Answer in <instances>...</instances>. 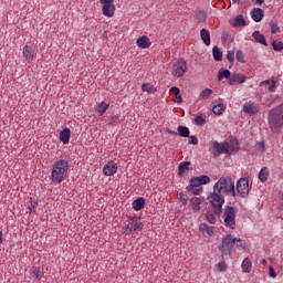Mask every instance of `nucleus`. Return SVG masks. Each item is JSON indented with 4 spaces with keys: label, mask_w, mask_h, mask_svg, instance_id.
I'll return each mask as SVG.
<instances>
[{
    "label": "nucleus",
    "mask_w": 283,
    "mask_h": 283,
    "mask_svg": "<svg viewBox=\"0 0 283 283\" xmlns=\"http://www.w3.org/2000/svg\"><path fill=\"white\" fill-rule=\"evenodd\" d=\"M232 196L235 198L238 193L235 192V184L231 177H221L218 182L213 186V192L208 196V200H210L211 207L217 214V218L222 216V205H224V196Z\"/></svg>",
    "instance_id": "nucleus-1"
},
{
    "label": "nucleus",
    "mask_w": 283,
    "mask_h": 283,
    "mask_svg": "<svg viewBox=\"0 0 283 283\" xmlns=\"http://www.w3.org/2000/svg\"><path fill=\"white\" fill-rule=\"evenodd\" d=\"M70 169V164L65 159L57 160L52 168L51 181L53 185H61L65 178H67V170Z\"/></svg>",
    "instance_id": "nucleus-2"
},
{
    "label": "nucleus",
    "mask_w": 283,
    "mask_h": 283,
    "mask_svg": "<svg viewBox=\"0 0 283 283\" xmlns=\"http://www.w3.org/2000/svg\"><path fill=\"white\" fill-rule=\"evenodd\" d=\"M268 120L272 132L280 129L283 125V108L280 107L270 111Z\"/></svg>",
    "instance_id": "nucleus-3"
},
{
    "label": "nucleus",
    "mask_w": 283,
    "mask_h": 283,
    "mask_svg": "<svg viewBox=\"0 0 283 283\" xmlns=\"http://www.w3.org/2000/svg\"><path fill=\"white\" fill-rule=\"evenodd\" d=\"M233 247H235L233 237L231 234H227L226 237H223L221 243L219 244L221 258H227V255H231V253H233Z\"/></svg>",
    "instance_id": "nucleus-4"
},
{
    "label": "nucleus",
    "mask_w": 283,
    "mask_h": 283,
    "mask_svg": "<svg viewBox=\"0 0 283 283\" xmlns=\"http://www.w3.org/2000/svg\"><path fill=\"white\" fill-rule=\"evenodd\" d=\"M223 222L228 229H235V208L227 206L223 212Z\"/></svg>",
    "instance_id": "nucleus-5"
},
{
    "label": "nucleus",
    "mask_w": 283,
    "mask_h": 283,
    "mask_svg": "<svg viewBox=\"0 0 283 283\" xmlns=\"http://www.w3.org/2000/svg\"><path fill=\"white\" fill-rule=\"evenodd\" d=\"M209 151L214 156V158H218L221 154H229V143L211 142Z\"/></svg>",
    "instance_id": "nucleus-6"
},
{
    "label": "nucleus",
    "mask_w": 283,
    "mask_h": 283,
    "mask_svg": "<svg viewBox=\"0 0 283 283\" xmlns=\"http://www.w3.org/2000/svg\"><path fill=\"white\" fill-rule=\"evenodd\" d=\"M172 67H174L172 74L175 76H178V78H181V76L187 74V61H185V59L182 57L175 59Z\"/></svg>",
    "instance_id": "nucleus-7"
},
{
    "label": "nucleus",
    "mask_w": 283,
    "mask_h": 283,
    "mask_svg": "<svg viewBox=\"0 0 283 283\" xmlns=\"http://www.w3.org/2000/svg\"><path fill=\"white\" fill-rule=\"evenodd\" d=\"M249 178L242 177L237 181V192L240 195V198H249Z\"/></svg>",
    "instance_id": "nucleus-8"
},
{
    "label": "nucleus",
    "mask_w": 283,
    "mask_h": 283,
    "mask_svg": "<svg viewBox=\"0 0 283 283\" xmlns=\"http://www.w3.org/2000/svg\"><path fill=\"white\" fill-rule=\"evenodd\" d=\"M99 3L102 7V13L104 17H108V19H112L116 12V6L114 4V0H99Z\"/></svg>",
    "instance_id": "nucleus-9"
},
{
    "label": "nucleus",
    "mask_w": 283,
    "mask_h": 283,
    "mask_svg": "<svg viewBox=\"0 0 283 283\" xmlns=\"http://www.w3.org/2000/svg\"><path fill=\"white\" fill-rule=\"evenodd\" d=\"M186 190L188 193H192V196H200L205 189L202 188L200 181L196 179V177H192L190 179V184L188 187H186Z\"/></svg>",
    "instance_id": "nucleus-10"
},
{
    "label": "nucleus",
    "mask_w": 283,
    "mask_h": 283,
    "mask_svg": "<svg viewBox=\"0 0 283 283\" xmlns=\"http://www.w3.org/2000/svg\"><path fill=\"white\" fill-rule=\"evenodd\" d=\"M190 205L192 206V211L198 213L201 209H207V201L203 197H193L190 199Z\"/></svg>",
    "instance_id": "nucleus-11"
},
{
    "label": "nucleus",
    "mask_w": 283,
    "mask_h": 283,
    "mask_svg": "<svg viewBox=\"0 0 283 283\" xmlns=\"http://www.w3.org/2000/svg\"><path fill=\"white\" fill-rule=\"evenodd\" d=\"M250 17L255 23H260L264 19V10L261 8H253L250 11Z\"/></svg>",
    "instance_id": "nucleus-12"
},
{
    "label": "nucleus",
    "mask_w": 283,
    "mask_h": 283,
    "mask_svg": "<svg viewBox=\"0 0 283 283\" xmlns=\"http://www.w3.org/2000/svg\"><path fill=\"white\" fill-rule=\"evenodd\" d=\"M229 23L232 28H247V20L242 14L237 15L234 19H230Z\"/></svg>",
    "instance_id": "nucleus-13"
},
{
    "label": "nucleus",
    "mask_w": 283,
    "mask_h": 283,
    "mask_svg": "<svg viewBox=\"0 0 283 283\" xmlns=\"http://www.w3.org/2000/svg\"><path fill=\"white\" fill-rule=\"evenodd\" d=\"M116 171H118V166L114 161H108L103 168L104 176H114Z\"/></svg>",
    "instance_id": "nucleus-14"
},
{
    "label": "nucleus",
    "mask_w": 283,
    "mask_h": 283,
    "mask_svg": "<svg viewBox=\"0 0 283 283\" xmlns=\"http://www.w3.org/2000/svg\"><path fill=\"white\" fill-rule=\"evenodd\" d=\"M247 82V76L239 74V73H233L229 80V85H235L239 83V85H242V83Z\"/></svg>",
    "instance_id": "nucleus-15"
},
{
    "label": "nucleus",
    "mask_w": 283,
    "mask_h": 283,
    "mask_svg": "<svg viewBox=\"0 0 283 283\" xmlns=\"http://www.w3.org/2000/svg\"><path fill=\"white\" fill-rule=\"evenodd\" d=\"M137 45L142 50H147V49L151 48V40H149V36H147V35H142L137 39Z\"/></svg>",
    "instance_id": "nucleus-16"
},
{
    "label": "nucleus",
    "mask_w": 283,
    "mask_h": 283,
    "mask_svg": "<svg viewBox=\"0 0 283 283\" xmlns=\"http://www.w3.org/2000/svg\"><path fill=\"white\" fill-rule=\"evenodd\" d=\"M252 36L256 43L264 45V48H269V42H266V36H264V34L260 33V31H254L252 33Z\"/></svg>",
    "instance_id": "nucleus-17"
},
{
    "label": "nucleus",
    "mask_w": 283,
    "mask_h": 283,
    "mask_svg": "<svg viewBox=\"0 0 283 283\" xmlns=\"http://www.w3.org/2000/svg\"><path fill=\"white\" fill-rule=\"evenodd\" d=\"M143 227H145L143 224V222L137 221V222H129L126 227H125V231H129V233H134V231H143Z\"/></svg>",
    "instance_id": "nucleus-18"
},
{
    "label": "nucleus",
    "mask_w": 283,
    "mask_h": 283,
    "mask_svg": "<svg viewBox=\"0 0 283 283\" xmlns=\"http://www.w3.org/2000/svg\"><path fill=\"white\" fill-rule=\"evenodd\" d=\"M72 136V130L70 128H63L60 133V140L63 145L70 144V138Z\"/></svg>",
    "instance_id": "nucleus-19"
},
{
    "label": "nucleus",
    "mask_w": 283,
    "mask_h": 283,
    "mask_svg": "<svg viewBox=\"0 0 283 283\" xmlns=\"http://www.w3.org/2000/svg\"><path fill=\"white\" fill-rule=\"evenodd\" d=\"M23 56L27 61H34V50L30 45L23 48Z\"/></svg>",
    "instance_id": "nucleus-20"
},
{
    "label": "nucleus",
    "mask_w": 283,
    "mask_h": 283,
    "mask_svg": "<svg viewBox=\"0 0 283 283\" xmlns=\"http://www.w3.org/2000/svg\"><path fill=\"white\" fill-rule=\"evenodd\" d=\"M189 167H191V161L180 163L178 166V176L182 178L186 171H189Z\"/></svg>",
    "instance_id": "nucleus-21"
},
{
    "label": "nucleus",
    "mask_w": 283,
    "mask_h": 283,
    "mask_svg": "<svg viewBox=\"0 0 283 283\" xmlns=\"http://www.w3.org/2000/svg\"><path fill=\"white\" fill-rule=\"evenodd\" d=\"M134 211H143L145 209V198L138 197L133 201Z\"/></svg>",
    "instance_id": "nucleus-22"
},
{
    "label": "nucleus",
    "mask_w": 283,
    "mask_h": 283,
    "mask_svg": "<svg viewBox=\"0 0 283 283\" xmlns=\"http://www.w3.org/2000/svg\"><path fill=\"white\" fill-rule=\"evenodd\" d=\"M200 38L205 45H211V33H209V30L201 29Z\"/></svg>",
    "instance_id": "nucleus-23"
},
{
    "label": "nucleus",
    "mask_w": 283,
    "mask_h": 283,
    "mask_svg": "<svg viewBox=\"0 0 283 283\" xmlns=\"http://www.w3.org/2000/svg\"><path fill=\"white\" fill-rule=\"evenodd\" d=\"M231 71H229V69L222 67L218 72V81H224V78L231 81Z\"/></svg>",
    "instance_id": "nucleus-24"
},
{
    "label": "nucleus",
    "mask_w": 283,
    "mask_h": 283,
    "mask_svg": "<svg viewBox=\"0 0 283 283\" xmlns=\"http://www.w3.org/2000/svg\"><path fill=\"white\" fill-rule=\"evenodd\" d=\"M171 96H175V102L178 103V105L182 104V95H180V88L177 86H172L170 88Z\"/></svg>",
    "instance_id": "nucleus-25"
},
{
    "label": "nucleus",
    "mask_w": 283,
    "mask_h": 283,
    "mask_svg": "<svg viewBox=\"0 0 283 283\" xmlns=\"http://www.w3.org/2000/svg\"><path fill=\"white\" fill-rule=\"evenodd\" d=\"M191 132L189 130V127L187 126H178L177 128V136H180L181 138H189V135Z\"/></svg>",
    "instance_id": "nucleus-26"
},
{
    "label": "nucleus",
    "mask_w": 283,
    "mask_h": 283,
    "mask_svg": "<svg viewBox=\"0 0 283 283\" xmlns=\"http://www.w3.org/2000/svg\"><path fill=\"white\" fill-rule=\"evenodd\" d=\"M226 109L227 105L224 104H216L212 106V113L214 114V116H222Z\"/></svg>",
    "instance_id": "nucleus-27"
},
{
    "label": "nucleus",
    "mask_w": 283,
    "mask_h": 283,
    "mask_svg": "<svg viewBox=\"0 0 283 283\" xmlns=\"http://www.w3.org/2000/svg\"><path fill=\"white\" fill-rule=\"evenodd\" d=\"M244 114H249L250 116H253L258 114L259 109L258 106H254L253 104H245L243 106Z\"/></svg>",
    "instance_id": "nucleus-28"
},
{
    "label": "nucleus",
    "mask_w": 283,
    "mask_h": 283,
    "mask_svg": "<svg viewBox=\"0 0 283 283\" xmlns=\"http://www.w3.org/2000/svg\"><path fill=\"white\" fill-rule=\"evenodd\" d=\"M229 145V154H233L240 151V142L238 139H231Z\"/></svg>",
    "instance_id": "nucleus-29"
},
{
    "label": "nucleus",
    "mask_w": 283,
    "mask_h": 283,
    "mask_svg": "<svg viewBox=\"0 0 283 283\" xmlns=\"http://www.w3.org/2000/svg\"><path fill=\"white\" fill-rule=\"evenodd\" d=\"M107 109H109V104L102 102L101 104H98L95 107V112H97L98 116H103V114H105V112H107Z\"/></svg>",
    "instance_id": "nucleus-30"
},
{
    "label": "nucleus",
    "mask_w": 283,
    "mask_h": 283,
    "mask_svg": "<svg viewBox=\"0 0 283 283\" xmlns=\"http://www.w3.org/2000/svg\"><path fill=\"white\" fill-rule=\"evenodd\" d=\"M212 56L217 63H220V61H222V51L220 50V48H218V45L212 48Z\"/></svg>",
    "instance_id": "nucleus-31"
},
{
    "label": "nucleus",
    "mask_w": 283,
    "mask_h": 283,
    "mask_svg": "<svg viewBox=\"0 0 283 283\" xmlns=\"http://www.w3.org/2000/svg\"><path fill=\"white\" fill-rule=\"evenodd\" d=\"M199 229L202 233H208V235H216V232H213V227H210L209 224L207 223H201L199 226Z\"/></svg>",
    "instance_id": "nucleus-32"
},
{
    "label": "nucleus",
    "mask_w": 283,
    "mask_h": 283,
    "mask_svg": "<svg viewBox=\"0 0 283 283\" xmlns=\"http://www.w3.org/2000/svg\"><path fill=\"white\" fill-rule=\"evenodd\" d=\"M259 180L262 182H266L269 180V168L268 167L261 168V170L259 172Z\"/></svg>",
    "instance_id": "nucleus-33"
},
{
    "label": "nucleus",
    "mask_w": 283,
    "mask_h": 283,
    "mask_svg": "<svg viewBox=\"0 0 283 283\" xmlns=\"http://www.w3.org/2000/svg\"><path fill=\"white\" fill-rule=\"evenodd\" d=\"M142 91L147 92L148 94H156L157 90L150 83H144L142 85Z\"/></svg>",
    "instance_id": "nucleus-34"
},
{
    "label": "nucleus",
    "mask_w": 283,
    "mask_h": 283,
    "mask_svg": "<svg viewBox=\"0 0 283 283\" xmlns=\"http://www.w3.org/2000/svg\"><path fill=\"white\" fill-rule=\"evenodd\" d=\"M242 270H243V273H249L252 269V263H251V259L249 258H245L242 262V265H241Z\"/></svg>",
    "instance_id": "nucleus-35"
},
{
    "label": "nucleus",
    "mask_w": 283,
    "mask_h": 283,
    "mask_svg": "<svg viewBox=\"0 0 283 283\" xmlns=\"http://www.w3.org/2000/svg\"><path fill=\"white\" fill-rule=\"evenodd\" d=\"M206 124H207V117L202 115H197L195 117V125H197L198 127H202Z\"/></svg>",
    "instance_id": "nucleus-36"
},
{
    "label": "nucleus",
    "mask_w": 283,
    "mask_h": 283,
    "mask_svg": "<svg viewBox=\"0 0 283 283\" xmlns=\"http://www.w3.org/2000/svg\"><path fill=\"white\" fill-rule=\"evenodd\" d=\"M195 180H198L199 184L202 185H209V182H211V178L207 175H201L199 177H195Z\"/></svg>",
    "instance_id": "nucleus-37"
},
{
    "label": "nucleus",
    "mask_w": 283,
    "mask_h": 283,
    "mask_svg": "<svg viewBox=\"0 0 283 283\" xmlns=\"http://www.w3.org/2000/svg\"><path fill=\"white\" fill-rule=\"evenodd\" d=\"M36 207H39V201L30 199V205L28 206L29 211L27 213H35Z\"/></svg>",
    "instance_id": "nucleus-38"
},
{
    "label": "nucleus",
    "mask_w": 283,
    "mask_h": 283,
    "mask_svg": "<svg viewBox=\"0 0 283 283\" xmlns=\"http://www.w3.org/2000/svg\"><path fill=\"white\" fill-rule=\"evenodd\" d=\"M227 60L229 61L230 65H229V70H231V67H233V63L235 61V51H228L227 53Z\"/></svg>",
    "instance_id": "nucleus-39"
},
{
    "label": "nucleus",
    "mask_w": 283,
    "mask_h": 283,
    "mask_svg": "<svg viewBox=\"0 0 283 283\" xmlns=\"http://www.w3.org/2000/svg\"><path fill=\"white\" fill-rule=\"evenodd\" d=\"M196 19L199 23H205V21H207V13L203 10H199L196 13Z\"/></svg>",
    "instance_id": "nucleus-40"
},
{
    "label": "nucleus",
    "mask_w": 283,
    "mask_h": 283,
    "mask_svg": "<svg viewBox=\"0 0 283 283\" xmlns=\"http://www.w3.org/2000/svg\"><path fill=\"white\" fill-rule=\"evenodd\" d=\"M211 94H213V90L206 88L200 93L199 98H205L207 101V98H211Z\"/></svg>",
    "instance_id": "nucleus-41"
},
{
    "label": "nucleus",
    "mask_w": 283,
    "mask_h": 283,
    "mask_svg": "<svg viewBox=\"0 0 283 283\" xmlns=\"http://www.w3.org/2000/svg\"><path fill=\"white\" fill-rule=\"evenodd\" d=\"M272 48L274 52H282L283 50V42H277L275 40L272 41Z\"/></svg>",
    "instance_id": "nucleus-42"
},
{
    "label": "nucleus",
    "mask_w": 283,
    "mask_h": 283,
    "mask_svg": "<svg viewBox=\"0 0 283 283\" xmlns=\"http://www.w3.org/2000/svg\"><path fill=\"white\" fill-rule=\"evenodd\" d=\"M206 219L208 220V222H210V224H216L217 222L216 214H213V212H211L210 210L207 211Z\"/></svg>",
    "instance_id": "nucleus-43"
},
{
    "label": "nucleus",
    "mask_w": 283,
    "mask_h": 283,
    "mask_svg": "<svg viewBox=\"0 0 283 283\" xmlns=\"http://www.w3.org/2000/svg\"><path fill=\"white\" fill-rule=\"evenodd\" d=\"M232 242H234V247L237 248L241 247L242 249H247V243H244L242 239L232 238Z\"/></svg>",
    "instance_id": "nucleus-44"
},
{
    "label": "nucleus",
    "mask_w": 283,
    "mask_h": 283,
    "mask_svg": "<svg viewBox=\"0 0 283 283\" xmlns=\"http://www.w3.org/2000/svg\"><path fill=\"white\" fill-rule=\"evenodd\" d=\"M235 59L238 63H247V60H244V53L242 52V50L237 51Z\"/></svg>",
    "instance_id": "nucleus-45"
},
{
    "label": "nucleus",
    "mask_w": 283,
    "mask_h": 283,
    "mask_svg": "<svg viewBox=\"0 0 283 283\" xmlns=\"http://www.w3.org/2000/svg\"><path fill=\"white\" fill-rule=\"evenodd\" d=\"M270 28H271V33L272 34H277L280 32V27L277 25V22H270Z\"/></svg>",
    "instance_id": "nucleus-46"
},
{
    "label": "nucleus",
    "mask_w": 283,
    "mask_h": 283,
    "mask_svg": "<svg viewBox=\"0 0 283 283\" xmlns=\"http://www.w3.org/2000/svg\"><path fill=\"white\" fill-rule=\"evenodd\" d=\"M179 200L181 201L184 207H187V205L189 202V196L185 195L184 192H180L179 193Z\"/></svg>",
    "instance_id": "nucleus-47"
},
{
    "label": "nucleus",
    "mask_w": 283,
    "mask_h": 283,
    "mask_svg": "<svg viewBox=\"0 0 283 283\" xmlns=\"http://www.w3.org/2000/svg\"><path fill=\"white\" fill-rule=\"evenodd\" d=\"M32 274H33V277H36V280H39V277H41V275H43V271H41V268L34 266Z\"/></svg>",
    "instance_id": "nucleus-48"
},
{
    "label": "nucleus",
    "mask_w": 283,
    "mask_h": 283,
    "mask_svg": "<svg viewBox=\"0 0 283 283\" xmlns=\"http://www.w3.org/2000/svg\"><path fill=\"white\" fill-rule=\"evenodd\" d=\"M217 269L220 273H227V263L224 261L219 262Z\"/></svg>",
    "instance_id": "nucleus-49"
},
{
    "label": "nucleus",
    "mask_w": 283,
    "mask_h": 283,
    "mask_svg": "<svg viewBox=\"0 0 283 283\" xmlns=\"http://www.w3.org/2000/svg\"><path fill=\"white\" fill-rule=\"evenodd\" d=\"M120 123V118L118 115H114L109 118V125H118Z\"/></svg>",
    "instance_id": "nucleus-50"
},
{
    "label": "nucleus",
    "mask_w": 283,
    "mask_h": 283,
    "mask_svg": "<svg viewBox=\"0 0 283 283\" xmlns=\"http://www.w3.org/2000/svg\"><path fill=\"white\" fill-rule=\"evenodd\" d=\"M188 145H198V137L196 135L190 136L189 135Z\"/></svg>",
    "instance_id": "nucleus-51"
},
{
    "label": "nucleus",
    "mask_w": 283,
    "mask_h": 283,
    "mask_svg": "<svg viewBox=\"0 0 283 283\" xmlns=\"http://www.w3.org/2000/svg\"><path fill=\"white\" fill-rule=\"evenodd\" d=\"M256 148L259 149V151H265L266 144H264V142H258L256 143Z\"/></svg>",
    "instance_id": "nucleus-52"
},
{
    "label": "nucleus",
    "mask_w": 283,
    "mask_h": 283,
    "mask_svg": "<svg viewBox=\"0 0 283 283\" xmlns=\"http://www.w3.org/2000/svg\"><path fill=\"white\" fill-rule=\"evenodd\" d=\"M269 275L270 277H277V273L275 272V269H273V265L269 266Z\"/></svg>",
    "instance_id": "nucleus-53"
},
{
    "label": "nucleus",
    "mask_w": 283,
    "mask_h": 283,
    "mask_svg": "<svg viewBox=\"0 0 283 283\" xmlns=\"http://www.w3.org/2000/svg\"><path fill=\"white\" fill-rule=\"evenodd\" d=\"M127 218H128L129 222H138L137 216H128Z\"/></svg>",
    "instance_id": "nucleus-54"
},
{
    "label": "nucleus",
    "mask_w": 283,
    "mask_h": 283,
    "mask_svg": "<svg viewBox=\"0 0 283 283\" xmlns=\"http://www.w3.org/2000/svg\"><path fill=\"white\" fill-rule=\"evenodd\" d=\"M276 85L275 81L272 82V84L269 86V92H275Z\"/></svg>",
    "instance_id": "nucleus-55"
},
{
    "label": "nucleus",
    "mask_w": 283,
    "mask_h": 283,
    "mask_svg": "<svg viewBox=\"0 0 283 283\" xmlns=\"http://www.w3.org/2000/svg\"><path fill=\"white\" fill-rule=\"evenodd\" d=\"M167 134H171L172 136H178V132L171 130L169 128L166 129Z\"/></svg>",
    "instance_id": "nucleus-56"
},
{
    "label": "nucleus",
    "mask_w": 283,
    "mask_h": 283,
    "mask_svg": "<svg viewBox=\"0 0 283 283\" xmlns=\"http://www.w3.org/2000/svg\"><path fill=\"white\" fill-rule=\"evenodd\" d=\"M227 39H229V33L223 32V33L221 34V40H222V41H227Z\"/></svg>",
    "instance_id": "nucleus-57"
},
{
    "label": "nucleus",
    "mask_w": 283,
    "mask_h": 283,
    "mask_svg": "<svg viewBox=\"0 0 283 283\" xmlns=\"http://www.w3.org/2000/svg\"><path fill=\"white\" fill-rule=\"evenodd\" d=\"M253 3H255L256 6H262L264 3V0H252Z\"/></svg>",
    "instance_id": "nucleus-58"
},
{
    "label": "nucleus",
    "mask_w": 283,
    "mask_h": 283,
    "mask_svg": "<svg viewBox=\"0 0 283 283\" xmlns=\"http://www.w3.org/2000/svg\"><path fill=\"white\" fill-rule=\"evenodd\" d=\"M280 199H281V205H280V207H281V209H283V193L280 195Z\"/></svg>",
    "instance_id": "nucleus-59"
},
{
    "label": "nucleus",
    "mask_w": 283,
    "mask_h": 283,
    "mask_svg": "<svg viewBox=\"0 0 283 283\" xmlns=\"http://www.w3.org/2000/svg\"><path fill=\"white\" fill-rule=\"evenodd\" d=\"M3 242V232L0 231V244Z\"/></svg>",
    "instance_id": "nucleus-60"
},
{
    "label": "nucleus",
    "mask_w": 283,
    "mask_h": 283,
    "mask_svg": "<svg viewBox=\"0 0 283 283\" xmlns=\"http://www.w3.org/2000/svg\"><path fill=\"white\" fill-rule=\"evenodd\" d=\"M262 83H264L265 85H271V81H269V80H265Z\"/></svg>",
    "instance_id": "nucleus-61"
},
{
    "label": "nucleus",
    "mask_w": 283,
    "mask_h": 283,
    "mask_svg": "<svg viewBox=\"0 0 283 283\" xmlns=\"http://www.w3.org/2000/svg\"><path fill=\"white\" fill-rule=\"evenodd\" d=\"M232 3H238V4H240V0H232Z\"/></svg>",
    "instance_id": "nucleus-62"
},
{
    "label": "nucleus",
    "mask_w": 283,
    "mask_h": 283,
    "mask_svg": "<svg viewBox=\"0 0 283 283\" xmlns=\"http://www.w3.org/2000/svg\"><path fill=\"white\" fill-rule=\"evenodd\" d=\"M262 264H266V260L263 259V260H262Z\"/></svg>",
    "instance_id": "nucleus-63"
}]
</instances>
